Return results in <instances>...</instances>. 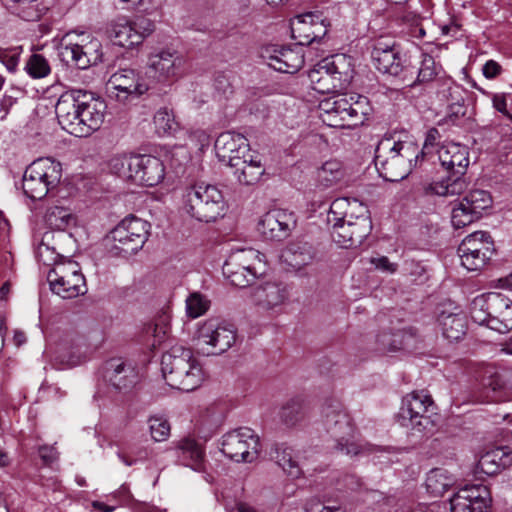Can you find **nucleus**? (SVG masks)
Masks as SVG:
<instances>
[{
    "label": "nucleus",
    "mask_w": 512,
    "mask_h": 512,
    "mask_svg": "<svg viewBox=\"0 0 512 512\" xmlns=\"http://www.w3.org/2000/svg\"><path fill=\"white\" fill-rule=\"evenodd\" d=\"M106 102L83 90L63 93L55 106L58 122L63 130L76 137H86L102 126Z\"/></svg>",
    "instance_id": "1"
},
{
    "label": "nucleus",
    "mask_w": 512,
    "mask_h": 512,
    "mask_svg": "<svg viewBox=\"0 0 512 512\" xmlns=\"http://www.w3.org/2000/svg\"><path fill=\"white\" fill-rule=\"evenodd\" d=\"M423 152L412 141H395L391 137L381 139L375 149L374 163L379 175L390 182L406 178L416 166Z\"/></svg>",
    "instance_id": "2"
},
{
    "label": "nucleus",
    "mask_w": 512,
    "mask_h": 512,
    "mask_svg": "<svg viewBox=\"0 0 512 512\" xmlns=\"http://www.w3.org/2000/svg\"><path fill=\"white\" fill-rule=\"evenodd\" d=\"M161 371L171 388L185 392L199 387L204 377L192 350L182 345H175L162 355Z\"/></svg>",
    "instance_id": "3"
},
{
    "label": "nucleus",
    "mask_w": 512,
    "mask_h": 512,
    "mask_svg": "<svg viewBox=\"0 0 512 512\" xmlns=\"http://www.w3.org/2000/svg\"><path fill=\"white\" fill-rule=\"evenodd\" d=\"M108 168L111 173L119 178L140 186H155L165 176L163 162L151 155H114L108 162Z\"/></svg>",
    "instance_id": "4"
},
{
    "label": "nucleus",
    "mask_w": 512,
    "mask_h": 512,
    "mask_svg": "<svg viewBox=\"0 0 512 512\" xmlns=\"http://www.w3.org/2000/svg\"><path fill=\"white\" fill-rule=\"evenodd\" d=\"M439 161L446 170L453 171L456 177H447L425 187V193L438 196H455L462 194L467 185L461 177L469 165V152L465 145L445 142L437 150Z\"/></svg>",
    "instance_id": "5"
},
{
    "label": "nucleus",
    "mask_w": 512,
    "mask_h": 512,
    "mask_svg": "<svg viewBox=\"0 0 512 512\" xmlns=\"http://www.w3.org/2000/svg\"><path fill=\"white\" fill-rule=\"evenodd\" d=\"M472 320L499 333L512 330V300L501 293L476 296L470 305Z\"/></svg>",
    "instance_id": "6"
},
{
    "label": "nucleus",
    "mask_w": 512,
    "mask_h": 512,
    "mask_svg": "<svg viewBox=\"0 0 512 512\" xmlns=\"http://www.w3.org/2000/svg\"><path fill=\"white\" fill-rule=\"evenodd\" d=\"M181 209L191 218L211 222L224 215L225 201L216 186L197 184L184 190Z\"/></svg>",
    "instance_id": "7"
},
{
    "label": "nucleus",
    "mask_w": 512,
    "mask_h": 512,
    "mask_svg": "<svg viewBox=\"0 0 512 512\" xmlns=\"http://www.w3.org/2000/svg\"><path fill=\"white\" fill-rule=\"evenodd\" d=\"M323 423L335 441V449L350 456L370 453V445L361 444L355 436L350 417L339 403L329 405L322 411Z\"/></svg>",
    "instance_id": "8"
},
{
    "label": "nucleus",
    "mask_w": 512,
    "mask_h": 512,
    "mask_svg": "<svg viewBox=\"0 0 512 512\" xmlns=\"http://www.w3.org/2000/svg\"><path fill=\"white\" fill-rule=\"evenodd\" d=\"M266 273L265 255L253 248L236 249L223 265V274L236 287L245 288Z\"/></svg>",
    "instance_id": "9"
},
{
    "label": "nucleus",
    "mask_w": 512,
    "mask_h": 512,
    "mask_svg": "<svg viewBox=\"0 0 512 512\" xmlns=\"http://www.w3.org/2000/svg\"><path fill=\"white\" fill-rule=\"evenodd\" d=\"M313 90L333 93L345 89L353 77L350 60L344 55H334L318 62L308 74Z\"/></svg>",
    "instance_id": "10"
},
{
    "label": "nucleus",
    "mask_w": 512,
    "mask_h": 512,
    "mask_svg": "<svg viewBox=\"0 0 512 512\" xmlns=\"http://www.w3.org/2000/svg\"><path fill=\"white\" fill-rule=\"evenodd\" d=\"M61 177L60 162L50 157L39 158L26 168L22 179V188L30 199L41 200L50 190L58 186Z\"/></svg>",
    "instance_id": "11"
},
{
    "label": "nucleus",
    "mask_w": 512,
    "mask_h": 512,
    "mask_svg": "<svg viewBox=\"0 0 512 512\" xmlns=\"http://www.w3.org/2000/svg\"><path fill=\"white\" fill-rule=\"evenodd\" d=\"M150 224L133 215L124 218L108 235L110 251L129 256L138 252L149 237Z\"/></svg>",
    "instance_id": "12"
},
{
    "label": "nucleus",
    "mask_w": 512,
    "mask_h": 512,
    "mask_svg": "<svg viewBox=\"0 0 512 512\" xmlns=\"http://www.w3.org/2000/svg\"><path fill=\"white\" fill-rule=\"evenodd\" d=\"M236 341L233 326L211 318L199 325L195 345L199 353L210 356L226 352Z\"/></svg>",
    "instance_id": "13"
},
{
    "label": "nucleus",
    "mask_w": 512,
    "mask_h": 512,
    "mask_svg": "<svg viewBox=\"0 0 512 512\" xmlns=\"http://www.w3.org/2000/svg\"><path fill=\"white\" fill-rule=\"evenodd\" d=\"M50 289L63 299H72L83 295L86 291V281L79 264L74 261L60 262L47 274Z\"/></svg>",
    "instance_id": "14"
},
{
    "label": "nucleus",
    "mask_w": 512,
    "mask_h": 512,
    "mask_svg": "<svg viewBox=\"0 0 512 512\" xmlns=\"http://www.w3.org/2000/svg\"><path fill=\"white\" fill-rule=\"evenodd\" d=\"M149 90V83L132 68H120L112 73L106 83L109 97L126 104L140 98Z\"/></svg>",
    "instance_id": "15"
},
{
    "label": "nucleus",
    "mask_w": 512,
    "mask_h": 512,
    "mask_svg": "<svg viewBox=\"0 0 512 512\" xmlns=\"http://www.w3.org/2000/svg\"><path fill=\"white\" fill-rule=\"evenodd\" d=\"M222 453L235 462H254L260 453V439L250 428L227 432L222 437Z\"/></svg>",
    "instance_id": "16"
},
{
    "label": "nucleus",
    "mask_w": 512,
    "mask_h": 512,
    "mask_svg": "<svg viewBox=\"0 0 512 512\" xmlns=\"http://www.w3.org/2000/svg\"><path fill=\"white\" fill-rule=\"evenodd\" d=\"M432 406L431 396L424 391L409 393L402 399L397 421L402 427L422 432L431 424L427 413Z\"/></svg>",
    "instance_id": "17"
},
{
    "label": "nucleus",
    "mask_w": 512,
    "mask_h": 512,
    "mask_svg": "<svg viewBox=\"0 0 512 512\" xmlns=\"http://www.w3.org/2000/svg\"><path fill=\"white\" fill-rule=\"evenodd\" d=\"M494 252V242L489 233L484 231H476L466 236L458 247L461 263L468 271L484 267Z\"/></svg>",
    "instance_id": "18"
},
{
    "label": "nucleus",
    "mask_w": 512,
    "mask_h": 512,
    "mask_svg": "<svg viewBox=\"0 0 512 512\" xmlns=\"http://www.w3.org/2000/svg\"><path fill=\"white\" fill-rule=\"evenodd\" d=\"M490 193L483 189L469 191L452 209L451 223L454 228H463L479 220L484 211L492 207Z\"/></svg>",
    "instance_id": "19"
},
{
    "label": "nucleus",
    "mask_w": 512,
    "mask_h": 512,
    "mask_svg": "<svg viewBox=\"0 0 512 512\" xmlns=\"http://www.w3.org/2000/svg\"><path fill=\"white\" fill-rule=\"evenodd\" d=\"M371 57L378 71L392 76L413 75L414 70L407 64L406 56L401 54L394 42L379 39L375 42Z\"/></svg>",
    "instance_id": "20"
},
{
    "label": "nucleus",
    "mask_w": 512,
    "mask_h": 512,
    "mask_svg": "<svg viewBox=\"0 0 512 512\" xmlns=\"http://www.w3.org/2000/svg\"><path fill=\"white\" fill-rule=\"evenodd\" d=\"M59 55L67 64H72L79 69H87L96 65L102 60V45L96 38H92L84 43H73L64 38V43L60 47Z\"/></svg>",
    "instance_id": "21"
},
{
    "label": "nucleus",
    "mask_w": 512,
    "mask_h": 512,
    "mask_svg": "<svg viewBox=\"0 0 512 512\" xmlns=\"http://www.w3.org/2000/svg\"><path fill=\"white\" fill-rule=\"evenodd\" d=\"M261 56L269 67L281 73L293 74L305 62L304 48L298 43L293 46L268 45L262 49Z\"/></svg>",
    "instance_id": "22"
},
{
    "label": "nucleus",
    "mask_w": 512,
    "mask_h": 512,
    "mask_svg": "<svg viewBox=\"0 0 512 512\" xmlns=\"http://www.w3.org/2000/svg\"><path fill=\"white\" fill-rule=\"evenodd\" d=\"M154 30V24L146 18H138L136 21L119 19L111 24L109 35L114 44L132 48L143 42L145 37Z\"/></svg>",
    "instance_id": "23"
},
{
    "label": "nucleus",
    "mask_w": 512,
    "mask_h": 512,
    "mask_svg": "<svg viewBox=\"0 0 512 512\" xmlns=\"http://www.w3.org/2000/svg\"><path fill=\"white\" fill-rule=\"evenodd\" d=\"M329 23L321 13L308 12L298 15L292 22V35L300 46L320 41L328 32Z\"/></svg>",
    "instance_id": "24"
},
{
    "label": "nucleus",
    "mask_w": 512,
    "mask_h": 512,
    "mask_svg": "<svg viewBox=\"0 0 512 512\" xmlns=\"http://www.w3.org/2000/svg\"><path fill=\"white\" fill-rule=\"evenodd\" d=\"M183 62L177 52L162 50L149 57L146 74L156 82H172L180 77Z\"/></svg>",
    "instance_id": "25"
},
{
    "label": "nucleus",
    "mask_w": 512,
    "mask_h": 512,
    "mask_svg": "<svg viewBox=\"0 0 512 512\" xmlns=\"http://www.w3.org/2000/svg\"><path fill=\"white\" fill-rule=\"evenodd\" d=\"M490 492L482 484L466 485L450 499L451 512H487Z\"/></svg>",
    "instance_id": "26"
},
{
    "label": "nucleus",
    "mask_w": 512,
    "mask_h": 512,
    "mask_svg": "<svg viewBox=\"0 0 512 512\" xmlns=\"http://www.w3.org/2000/svg\"><path fill=\"white\" fill-rule=\"evenodd\" d=\"M296 217L293 212L284 209L268 211L261 219L259 226L262 234L271 240L286 239L296 226Z\"/></svg>",
    "instance_id": "27"
},
{
    "label": "nucleus",
    "mask_w": 512,
    "mask_h": 512,
    "mask_svg": "<svg viewBox=\"0 0 512 512\" xmlns=\"http://www.w3.org/2000/svg\"><path fill=\"white\" fill-rule=\"evenodd\" d=\"M437 326L450 342L459 341L467 331V318L462 309L452 303L443 304L437 315Z\"/></svg>",
    "instance_id": "28"
},
{
    "label": "nucleus",
    "mask_w": 512,
    "mask_h": 512,
    "mask_svg": "<svg viewBox=\"0 0 512 512\" xmlns=\"http://www.w3.org/2000/svg\"><path fill=\"white\" fill-rule=\"evenodd\" d=\"M359 221V230H366L371 222L367 207L356 198L341 197L335 199L331 205L328 214V220Z\"/></svg>",
    "instance_id": "29"
},
{
    "label": "nucleus",
    "mask_w": 512,
    "mask_h": 512,
    "mask_svg": "<svg viewBox=\"0 0 512 512\" xmlns=\"http://www.w3.org/2000/svg\"><path fill=\"white\" fill-rule=\"evenodd\" d=\"M171 450L174 451L177 461L191 468L196 472H205V448L196 439L184 437L172 443Z\"/></svg>",
    "instance_id": "30"
},
{
    "label": "nucleus",
    "mask_w": 512,
    "mask_h": 512,
    "mask_svg": "<svg viewBox=\"0 0 512 512\" xmlns=\"http://www.w3.org/2000/svg\"><path fill=\"white\" fill-rule=\"evenodd\" d=\"M287 298L286 287L277 282H266L255 288L252 293L254 305L265 312H279Z\"/></svg>",
    "instance_id": "31"
},
{
    "label": "nucleus",
    "mask_w": 512,
    "mask_h": 512,
    "mask_svg": "<svg viewBox=\"0 0 512 512\" xmlns=\"http://www.w3.org/2000/svg\"><path fill=\"white\" fill-rule=\"evenodd\" d=\"M332 225L331 237L334 242L344 248H350L359 245L369 235L371 231V222L366 230H359V221L346 220H328Z\"/></svg>",
    "instance_id": "32"
},
{
    "label": "nucleus",
    "mask_w": 512,
    "mask_h": 512,
    "mask_svg": "<svg viewBox=\"0 0 512 512\" xmlns=\"http://www.w3.org/2000/svg\"><path fill=\"white\" fill-rule=\"evenodd\" d=\"M346 108L341 113V122L345 124L343 129H353L362 125L371 112L367 97L358 94L349 95Z\"/></svg>",
    "instance_id": "33"
},
{
    "label": "nucleus",
    "mask_w": 512,
    "mask_h": 512,
    "mask_svg": "<svg viewBox=\"0 0 512 512\" xmlns=\"http://www.w3.org/2000/svg\"><path fill=\"white\" fill-rule=\"evenodd\" d=\"M104 378L115 388L122 389L136 381L137 373L133 366L121 359H110L105 363Z\"/></svg>",
    "instance_id": "34"
},
{
    "label": "nucleus",
    "mask_w": 512,
    "mask_h": 512,
    "mask_svg": "<svg viewBox=\"0 0 512 512\" xmlns=\"http://www.w3.org/2000/svg\"><path fill=\"white\" fill-rule=\"evenodd\" d=\"M349 95L341 94L326 98L319 103V117L328 127L344 128L341 122V113L347 109V99Z\"/></svg>",
    "instance_id": "35"
},
{
    "label": "nucleus",
    "mask_w": 512,
    "mask_h": 512,
    "mask_svg": "<svg viewBox=\"0 0 512 512\" xmlns=\"http://www.w3.org/2000/svg\"><path fill=\"white\" fill-rule=\"evenodd\" d=\"M247 147V138L240 133L227 131L221 133L215 141L216 155L221 162H231L237 160L233 151L237 148L245 150Z\"/></svg>",
    "instance_id": "36"
},
{
    "label": "nucleus",
    "mask_w": 512,
    "mask_h": 512,
    "mask_svg": "<svg viewBox=\"0 0 512 512\" xmlns=\"http://www.w3.org/2000/svg\"><path fill=\"white\" fill-rule=\"evenodd\" d=\"M270 457L289 477L298 479L302 476L298 457L291 447L276 444L270 451Z\"/></svg>",
    "instance_id": "37"
},
{
    "label": "nucleus",
    "mask_w": 512,
    "mask_h": 512,
    "mask_svg": "<svg viewBox=\"0 0 512 512\" xmlns=\"http://www.w3.org/2000/svg\"><path fill=\"white\" fill-rule=\"evenodd\" d=\"M238 163L239 165L234 168V175L242 184H256L265 172L261 156L257 152Z\"/></svg>",
    "instance_id": "38"
},
{
    "label": "nucleus",
    "mask_w": 512,
    "mask_h": 512,
    "mask_svg": "<svg viewBox=\"0 0 512 512\" xmlns=\"http://www.w3.org/2000/svg\"><path fill=\"white\" fill-rule=\"evenodd\" d=\"M507 464V454L504 452L503 448H496L486 452L480 457L476 464L474 474L475 476L480 474L491 476L505 468Z\"/></svg>",
    "instance_id": "39"
},
{
    "label": "nucleus",
    "mask_w": 512,
    "mask_h": 512,
    "mask_svg": "<svg viewBox=\"0 0 512 512\" xmlns=\"http://www.w3.org/2000/svg\"><path fill=\"white\" fill-rule=\"evenodd\" d=\"M456 482L455 477L443 468L432 469L426 477L425 486L434 497L442 496Z\"/></svg>",
    "instance_id": "40"
},
{
    "label": "nucleus",
    "mask_w": 512,
    "mask_h": 512,
    "mask_svg": "<svg viewBox=\"0 0 512 512\" xmlns=\"http://www.w3.org/2000/svg\"><path fill=\"white\" fill-rule=\"evenodd\" d=\"M483 387L492 395H488L489 401L502 402L512 400V386H506L501 375L492 373L489 377L484 378Z\"/></svg>",
    "instance_id": "41"
},
{
    "label": "nucleus",
    "mask_w": 512,
    "mask_h": 512,
    "mask_svg": "<svg viewBox=\"0 0 512 512\" xmlns=\"http://www.w3.org/2000/svg\"><path fill=\"white\" fill-rule=\"evenodd\" d=\"M153 122L155 131L160 136L174 134L179 128L173 110L167 107H161L156 111Z\"/></svg>",
    "instance_id": "42"
},
{
    "label": "nucleus",
    "mask_w": 512,
    "mask_h": 512,
    "mask_svg": "<svg viewBox=\"0 0 512 512\" xmlns=\"http://www.w3.org/2000/svg\"><path fill=\"white\" fill-rule=\"evenodd\" d=\"M37 1L38 0H3L5 6L12 13L27 21L39 19L40 13L37 8Z\"/></svg>",
    "instance_id": "43"
},
{
    "label": "nucleus",
    "mask_w": 512,
    "mask_h": 512,
    "mask_svg": "<svg viewBox=\"0 0 512 512\" xmlns=\"http://www.w3.org/2000/svg\"><path fill=\"white\" fill-rule=\"evenodd\" d=\"M343 177L341 163L337 160L326 161L317 172V181L328 188L339 182Z\"/></svg>",
    "instance_id": "44"
},
{
    "label": "nucleus",
    "mask_w": 512,
    "mask_h": 512,
    "mask_svg": "<svg viewBox=\"0 0 512 512\" xmlns=\"http://www.w3.org/2000/svg\"><path fill=\"white\" fill-rule=\"evenodd\" d=\"M73 218L69 209L62 206L50 207L45 215L47 225L55 230H64L72 222Z\"/></svg>",
    "instance_id": "45"
},
{
    "label": "nucleus",
    "mask_w": 512,
    "mask_h": 512,
    "mask_svg": "<svg viewBox=\"0 0 512 512\" xmlns=\"http://www.w3.org/2000/svg\"><path fill=\"white\" fill-rule=\"evenodd\" d=\"M152 439L156 442H163L170 436V423L162 414L151 415L147 420Z\"/></svg>",
    "instance_id": "46"
},
{
    "label": "nucleus",
    "mask_w": 512,
    "mask_h": 512,
    "mask_svg": "<svg viewBox=\"0 0 512 512\" xmlns=\"http://www.w3.org/2000/svg\"><path fill=\"white\" fill-rule=\"evenodd\" d=\"M24 70L31 78L41 79L50 74L51 67L43 55L35 53L28 58Z\"/></svg>",
    "instance_id": "47"
},
{
    "label": "nucleus",
    "mask_w": 512,
    "mask_h": 512,
    "mask_svg": "<svg viewBox=\"0 0 512 512\" xmlns=\"http://www.w3.org/2000/svg\"><path fill=\"white\" fill-rule=\"evenodd\" d=\"M210 307V300L199 292L191 293L186 299V313L191 318L205 314Z\"/></svg>",
    "instance_id": "48"
},
{
    "label": "nucleus",
    "mask_w": 512,
    "mask_h": 512,
    "mask_svg": "<svg viewBox=\"0 0 512 512\" xmlns=\"http://www.w3.org/2000/svg\"><path fill=\"white\" fill-rule=\"evenodd\" d=\"M21 53V47H13L8 49L0 48V62L9 72L14 73L18 68Z\"/></svg>",
    "instance_id": "49"
},
{
    "label": "nucleus",
    "mask_w": 512,
    "mask_h": 512,
    "mask_svg": "<svg viewBox=\"0 0 512 512\" xmlns=\"http://www.w3.org/2000/svg\"><path fill=\"white\" fill-rule=\"evenodd\" d=\"M437 75V67L434 58L429 54H422L421 66L418 69V81H431Z\"/></svg>",
    "instance_id": "50"
},
{
    "label": "nucleus",
    "mask_w": 512,
    "mask_h": 512,
    "mask_svg": "<svg viewBox=\"0 0 512 512\" xmlns=\"http://www.w3.org/2000/svg\"><path fill=\"white\" fill-rule=\"evenodd\" d=\"M439 95L451 103V105L459 104L463 100L461 97V88L452 81H445L442 84L441 90L438 91Z\"/></svg>",
    "instance_id": "51"
},
{
    "label": "nucleus",
    "mask_w": 512,
    "mask_h": 512,
    "mask_svg": "<svg viewBox=\"0 0 512 512\" xmlns=\"http://www.w3.org/2000/svg\"><path fill=\"white\" fill-rule=\"evenodd\" d=\"M492 100V105L495 110L512 120V115L509 111V101H512V96L508 93H489Z\"/></svg>",
    "instance_id": "52"
},
{
    "label": "nucleus",
    "mask_w": 512,
    "mask_h": 512,
    "mask_svg": "<svg viewBox=\"0 0 512 512\" xmlns=\"http://www.w3.org/2000/svg\"><path fill=\"white\" fill-rule=\"evenodd\" d=\"M36 256L40 262H42L44 265L50 266L57 265V259H58V253L55 251L54 248L50 247L49 245L45 243H41L36 251Z\"/></svg>",
    "instance_id": "53"
},
{
    "label": "nucleus",
    "mask_w": 512,
    "mask_h": 512,
    "mask_svg": "<svg viewBox=\"0 0 512 512\" xmlns=\"http://www.w3.org/2000/svg\"><path fill=\"white\" fill-rule=\"evenodd\" d=\"M290 250L292 251V253L295 256L294 260L296 262V265H299V266L306 265L313 258L311 246H309L308 244H304L303 247L298 246L297 249H296V246L293 245V246H291Z\"/></svg>",
    "instance_id": "54"
},
{
    "label": "nucleus",
    "mask_w": 512,
    "mask_h": 512,
    "mask_svg": "<svg viewBox=\"0 0 512 512\" xmlns=\"http://www.w3.org/2000/svg\"><path fill=\"white\" fill-rule=\"evenodd\" d=\"M502 66L495 60H488L482 68V73L486 79H494L502 73Z\"/></svg>",
    "instance_id": "55"
},
{
    "label": "nucleus",
    "mask_w": 512,
    "mask_h": 512,
    "mask_svg": "<svg viewBox=\"0 0 512 512\" xmlns=\"http://www.w3.org/2000/svg\"><path fill=\"white\" fill-rule=\"evenodd\" d=\"M371 263L375 266L376 269L381 270L387 273H394L397 270V264L392 263L385 256L379 258L371 259Z\"/></svg>",
    "instance_id": "56"
},
{
    "label": "nucleus",
    "mask_w": 512,
    "mask_h": 512,
    "mask_svg": "<svg viewBox=\"0 0 512 512\" xmlns=\"http://www.w3.org/2000/svg\"><path fill=\"white\" fill-rule=\"evenodd\" d=\"M39 455L46 465H50L58 458L56 449L52 446H42L39 449Z\"/></svg>",
    "instance_id": "57"
},
{
    "label": "nucleus",
    "mask_w": 512,
    "mask_h": 512,
    "mask_svg": "<svg viewBox=\"0 0 512 512\" xmlns=\"http://www.w3.org/2000/svg\"><path fill=\"white\" fill-rule=\"evenodd\" d=\"M254 153H255V151H252L250 149V144H249V141L247 140V147L245 148V150H240V149L236 148L233 151L234 157H238V159L237 160L235 159L231 162H224V163L234 169L237 165H239L238 161L240 162L242 160H245V158H248L251 154H254Z\"/></svg>",
    "instance_id": "58"
},
{
    "label": "nucleus",
    "mask_w": 512,
    "mask_h": 512,
    "mask_svg": "<svg viewBox=\"0 0 512 512\" xmlns=\"http://www.w3.org/2000/svg\"><path fill=\"white\" fill-rule=\"evenodd\" d=\"M439 138H440V133H439L438 129L430 128L427 131V134L425 137V142H424V145H423V148L421 151L424 153V150H428L429 147H433Z\"/></svg>",
    "instance_id": "59"
},
{
    "label": "nucleus",
    "mask_w": 512,
    "mask_h": 512,
    "mask_svg": "<svg viewBox=\"0 0 512 512\" xmlns=\"http://www.w3.org/2000/svg\"><path fill=\"white\" fill-rule=\"evenodd\" d=\"M126 5V8L138 9L145 11L149 8L152 0H118Z\"/></svg>",
    "instance_id": "60"
},
{
    "label": "nucleus",
    "mask_w": 512,
    "mask_h": 512,
    "mask_svg": "<svg viewBox=\"0 0 512 512\" xmlns=\"http://www.w3.org/2000/svg\"><path fill=\"white\" fill-rule=\"evenodd\" d=\"M16 99L12 96L4 95L0 100V112L3 114L0 116V119L3 120L8 114L11 107L15 104Z\"/></svg>",
    "instance_id": "61"
},
{
    "label": "nucleus",
    "mask_w": 512,
    "mask_h": 512,
    "mask_svg": "<svg viewBox=\"0 0 512 512\" xmlns=\"http://www.w3.org/2000/svg\"><path fill=\"white\" fill-rule=\"evenodd\" d=\"M189 138L191 141H197L201 148L209 145V136L203 130L190 133Z\"/></svg>",
    "instance_id": "62"
},
{
    "label": "nucleus",
    "mask_w": 512,
    "mask_h": 512,
    "mask_svg": "<svg viewBox=\"0 0 512 512\" xmlns=\"http://www.w3.org/2000/svg\"><path fill=\"white\" fill-rule=\"evenodd\" d=\"M84 359H85V356L82 353H80V351L78 349L77 352L72 353L67 357L64 356L63 362H65L68 366L73 367V366H77L80 363H82V361H84Z\"/></svg>",
    "instance_id": "63"
},
{
    "label": "nucleus",
    "mask_w": 512,
    "mask_h": 512,
    "mask_svg": "<svg viewBox=\"0 0 512 512\" xmlns=\"http://www.w3.org/2000/svg\"><path fill=\"white\" fill-rule=\"evenodd\" d=\"M344 480L348 489L354 490L360 487V480L357 479L354 475H347Z\"/></svg>",
    "instance_id": "64"
}]
</instances>
